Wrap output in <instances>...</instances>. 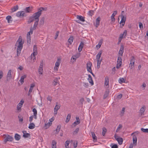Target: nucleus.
Returning <instances> with one entry per match:
<instances>
[{"instance_id": "f257e3e1", "label": "nucleus", "mask_w": 148, "mask_h": 148, "mask_svg": "<svg viewBox=\"0 0 148 148\" xmlns=\"http://www.w3.org/2000/svg\"><path fill=\"white\" fill-rule=\"evenodd\" d=\"M47 10L46 8L40 7L38 9V11L35 13H34L31 16L28 21V23H30L34 21H36L39 19L40 16L41 15L42 12L43 11H46Z\"/></svg>"}, {"instance_id": "f03ea898", "label": "nucleus", "mask_w": 148, "mask_h": 148, "mask_svg": "<svg viewBox=\"0 0 148 148\" xmlns=\"http://www.w3.org/2000/svg\"><path fill=\"white\" fill-rule=\"evenodd\" d=\"M23 42H22L21 37L20 36L16 43V46L17 47V56H19L21 53V49L23 48Z\"/></svg>"}, {"instance_id": "7ed1b4c3", "label": "nucleus", "mask_w": 148, "mask_h": 148, "mask_svg": "<svg viewBox=\"0 0 148 148\" xmlns=\"http://www.w3.org/2000/svg\"><path fill=\"white\" fill-rule=\"evenodd\" d=\"M124 13L123 11L122 12V13L120 16L121 19L120 23L121 24L122 27L124 25L126 20V17L122 13Z\"/></svg>"}, {"instance_id": "20e7f679", "label": "nucleus", "mask_w": 148, "mask_h": 148, "mask_svg": "<svg viewBox=\"0 0 148 148\" xmlns=\"http://www.w3.org/2000/svg\"><path fill=\"white\" fill-rule=\"evenodd\" d=\"M4 137V142L6 143L7 141H12L13 140V138L9 135H5Z\"/></svg>"}, {"instance_id": "39448f33", "label": "nucleus", "mask_w": 148, "mask_h": 148, "mask_svg": "<svg viewBox=\"0 0 148 148\" xmlns=\"http://www.w3.org/2000/svg\"><path fill=\"white\" fill-rule=\"evenodd\" d=\"M117 65L116 67L118 69L120 68L122 64V59L121 57L118 56L117 61Z\"/></svg>"}, {"instance_id": "423d86ee", "label": "nucleus", "mask_w": 148, "mask_h": 148, "mask_svg": "<svg viewBox=\"0 0 148 148\" xmlns=\"http://www.w3.org/2000/svg\"><path fill=\"white\" fill-rule=\"evenodd\" d=\"M61 63V59L58 58L55 64V66L54 68V70L55 71H57L59 68V66L60 64Z\"/></svg>"}, {"instance_id": "0eeeda50", "label": "nucleus", "mask_w": 148, "mask_h": 148, "mask_svg": "<svg viewBox=\"0 0 148 148\" xmlns=\"http://www.w3.org/2000/svg\"><path fill=\"white\" fill-rule=\"evenodd\" d=\"M114 138L118 142L119 144V145H121L122 144L123 142V139L121 138H120L119 137L117 136L115 134L114 136Z\"/></svg>"}, {"instance_id": "6e6552de", "label": "nucleus", "mask_w": 148, "mask_h": 148, "mask_svg": "<svg viewBox=\"0 0 148 148\" xmlns=\"http://www.w3.org/2000/svg\"><path fill=\"white\" fill-rule=\"evenodd\" d=\"M92 64L90 62L88 61L87 64V71L89 72L91 74H93L91 69Z\"/></svg>"}, {"instance_id": "1a4fd4ad", "label": "nucleus", "mask_w": 148, "mask_h": 148, "mask_svg": "<svg viewBox=\"0 0 148 148\" xmlns=\"http://www.w3.org/2000/svg\"><path fill=\"white\" fill-rule=\"evenodd\" d=\"M135 58L134 56H132L131 58L130 66H134V65Z\"/></svg>"}, {"instance_id": "9d476101", "label": "nucleus", "mask_w": 148, "mask_h": 148, "mask_svg": "<svg viewBox=\"0 0 148 148\" xmlns=\"http://www.w3.org/2000/svg\"><path fill=\"white\" fill-rule=\"evenodd\" d=\"M22 132L23 133V136L24 138H28L30 136V134L27 133L26 131L23 130V131Z\"/></svg>"}, {"instance_id": "9b49d317", "label": "nucleus", "mask_w": 148, "mask_h": 148, "mask_svg": "<svg viewBox=\"0 0 148 148\" xmlns=\"http://www.w3.org/2000/svg\"><path fill=\"white\" fill-rule=\"evenodd\" d=\"M27 41L28 43L30 44L31 42V36L30 34L29 33H27Z\"/></svg>"}, {"instance_id": "f8f14e48", "label": "nucleus", "mask_w": 148, "mask_h": 148, "mask_svg": "<svg viewBox=\"0 0 148 148\" xmlns=\"http://www.w3.org/2000/svg\"><path fill=\"white\" fill-rule=\"evenodd\" d=\"M45 18L44 17H42L40 20L38 26L39 27H41L44 24Z\"/></svg>"}, {"instance_id": "ddd939ff", "label": "nucleus", "mask_w": 148, "mask_h": 148, "mask_svg": "<svg viewBox=\"0 0 148 148\" xmlns=\"http://www.w3.org/2000/svg\"><path fill=\"white\" fill-rule=\"evenodd\" d=\"M33 51V55H36L38 54V51L37 47L36 45H35L34 46Z\"/></svg>"}, {"instance_id": "4468645a", "label": "nucleus", "mask_w": 148, "mask_h": 148, "mask_svg": "<svg viewBox=\"0 0 148 148\" xmlns=\"http://www.w3.org/2000/svg\"><path fill=\"white\" fill-rule=\"evenodd\" d=\"M117 11H114L111 17V19L112 21H114L115 20V19L114 18L115 16L117 14Z\"/></svg>"}, {"instance_id": "2eb2a0df", "label": "nucleus", "mask_w": 148, "mask_h": 148, "mask_svg": "<svg viewBox=\"0 0 148 148\" xmlns=\"http://www.w3.org/2000/svg\"><path fill=\"white\" fill-rule=\"evenodd\" d=\"M133 141L134 146H136L137 144V138L136 135H135L133 136Z\"/></svg>"}, {"instance_id": "dca6fc26", "label": "nucleus", "mask_w": 148, "mask_h": 148, "mask_svg": "<svg viewBox=\"0 0 148 148\" xmlns=\"http://www.w3.org/2000/svg\"><path fill=\"white\" fill-rule=\"evenodd\" d=\"M25 14V13L23 11L18 12L16 13V15L18 17H20L21 16H24Z\"/></svg>"}, {"instance_id": "f3484780", "label": "nucleus", "mask_w": 148, "mask_h": 148, "mask_svg": "<svg viewBox=\"0 0 148 148\" xmlns=\"http://www.w3.org/2000/svg\"><path fill=\"white\" fill-rule=\"evenodd\" d=\"M109 78L108 77H106L105 78L104 84L105 85H106V86H108L107 88L109 87Z\"/></svg>"}, {"instance_id": "a211bd4d", "label": "nucleus", "mask_w": 148, "mask_h": 148, "mask_svg": "<svg viewBox=\"0 0 148 148\" xmlns=\"http://www.w3.org/2000/svg\"><path fill=\"white\" fill-rule=\"evenodd\" d=\"M124 47L123 45H121V47L120 49V50L119 52V54L120 55L122 56H123V52L124 50Z\"/></svg>"}, {"instance_id": "6ab92c4d", "label": "nucleus", "mask_w": 148, "mask_h": 148, "mask_svg": "<svg viewBox=\"0 0 148 148\" xmlns=\"http://www.w3.org/2000/svg\"><path fill=\"white\" fill-rule=\"evenodd\" d=\"M84 46V43L83 42H81L79 47L78 48V50L79 52H81Z\"/></svg>"}, {"instance_id": "aec40b11", "label": "nucleus", "mask_w": 148, "mask_h": 148, "mask_svg": "<svg viewBox=\"0 0 148 148\" xmlns=\"http://www.w3.org/2000/svg\"><path fill=\"white\" fill-rule=\"evenodd\" d=\"M60 105H58V102H56V105L54 110V112H55V111H58V110L60 109Z\"/></svg>"}, {"instance_id": "412c9836", "label": "nucleus", "mask_w": 148, "mask_h": 148, "mask_svg": "<svg viewBox=\"0 0 148 148\" xmlns=\"http://www.w3.org/2000/svg\"><path fill=\"white\" fill-rule=\"evenodd\" d=\"M88 80L92 85H93L94 83L92 77L90 75H88Z\"/></svg>"}, {"instance_id": "4be33fe9", "label": "nucleus", "mask_w": 148, "mask_h": 148, "mask_svg": "<svg viewBox=\"0 0 148 148\" xmlns=\"http://www.w3.org/2000/svg\"><path fill=\"white\" fill-rule=\"evenodd\" d=\"M76 18L82 22H84L85 21L84 17H83L82 16L77 15Z\"/></svg>"}, {"instance_id": "5701e85b", "label": "nucleus", "mask_w": 148, "mask_h": 148, "mask_svg": "<svg viewBox=\"0 0 148 148\" xmlns=\"http://www.w3.org/2000/svg\"><path fill=\"white\" fill-rule=\"evenodd\" d=\"M26 77V76L25 75H24L21 77V79L19 81L20 82L21 84H23L24 82V79Z\"/></svg>"}, {"instance_id": "b1692460", "label": "nucleus", "mask_w": 148, "mask_h": 148, "mask_svg": "<svg viewBox=\"0 0 148 148\" xmlns=\"http://www.w3.org/2000/svg\"><path fill=\"white\" fill-rule=\"evenodd\" d=\"M101 18L100 17H98L96 19L95 26L97 27L99 25Z\"/></svg>"}, {"instance_id": "393cba45", "label": "nucleus", "mask_w": 148, "mask_h": 148, "mask_svg": "<svg viewBox=\"0 0 148 148\" xmlns=\"http://www.w3.org/2000/svg\"><path fill=\"white\" fill-rule=\"evenodd\" d=\"M145 110V106H143L140 109V112L141 115L144 114V112Z\"/></svg>"}, {"instance_id": "a878e982", "label": "nucleus", "mask_w": 148, "mask_h": 148, "mask_svg": "<svg viewBox=\"0 0 148 148\" xmlns=\"http://www.w3.org/2000/svg\"><path fill=\"white\" fill-rule=\"evenodd\" d=\"M79 56L80 53H77L76 54L73 56L71 59H73V60H74L75 61L76 59L78 58Z\"/></svg>"}, {"instance_id": "bb28decb", "label": "nucleus", "mask_w": 148, "mask_h": 148, "mask_svg": "<svg viewBox=\"0 0 148 148\" xmlns=\"http://www.w3.org/2000/svg\"><path fill=\"white\" fill-rule=\"evenodd\" d=\"M102 53V51H100L97 54L96 56V58L97 60H99L101 56V54Z\"/></svg>"}, {"instance_id": "cd10ccee", "label": "nucleus", "mask_w": 148, "mask_h": 148, "mask_svg": "<svg viewBox=\"0 0 148 148\" xmlns=\"http://www.w3.org/2000/svg\"><path fill=\"white\" fill-rule=\"evenodd\" d=\"M32 7H28L25 8V10L27 12H30L32 10Z\"/></svg>"}, {"instance_id": "c85d7f7f", "label": "nucleus", "mask_w": 148, "mask_h": 148, "mask_svg": "<svg viewBox=\"0 0 148 148\" xmlns=\"http://www.w3.org/2000/svg\"><path fill=\"white\" fill-rule=\"evenodd\" d=\"M109 91L108 90H106L103 95L104 99H105L108 97L109 94Z\"/></svg>"}, {"instance_id": "c756f323", "label": "nucleus", "mask_w": 148, "mask_h": 148, "mask_svg": "<svg viewBox=\"0 0 148 148\" xmlns=\"http://www.w3.org/2000/svg\"><path fill=\"white\" fill-rule=\"evenodd\" d=\"M35 125L33 123H30L28 128L30 129H32L35 127Z\"/></svg>"}, {"instance_id": "7c9ffc66", "label": "nucleus", "mask_w": 148, "mask_h": 148, "mask_svg": "<svg viewBox=\"0 0 148 148\" xmlns=\"http://www.w3.org/2000/svg\"><path fill=\"white\" fill-rule=\"evenodd\" d=\"M56 142L53 140L52 143V148H56Z\"/></svg>"}, {"instance_id": "2f4dec72", "label": "nucleus", "mask_w": 148, "mask_h": 148, "mask_svg": "<svg viewBox=\"0 0 148 148\" xmlns=\"http://www.w3.org/2000/svg\"><path fill=\"white\" fill-rule=\"evenodd\" d=\"M14 138L16 140H18L21 138V136L17 134H16L14 136Z\"/></svg>"}, {"instance_id": "473e14b6", "label": "nucleus", "mask_w": 148, "mask_h": 148, "mask_svg": "<svg viewBox=\"0 0 148 148\" xmlns=\"http://www.w3.org/2000/svg\"><path fill=\"white\" fill-rule=\"evenodd\" d=\"M91 135L94 140L97 141V137L95 135L94 132H91Z\"/></svg>"}, {"instance_id": "72a5a7b5", "label": "nucleus", "mask_w": 148, "mask_h": 148, "mask_svg": "<svg viewBox=\"0 0 148 148\" xmlns=\"http://www.w3.org/2000/svg\"><path fill=\"white\" fill-rule=\"evenodd\" d=\"M52 124V123H50L49 121L48 123H45V129H47L49 128L50 126Z\"/></svg>"}, {"instance_id": "f704fd0d", "label": "nucleus", "mask_w": 148, "mask_h": 148, "mask_svg": "<svg viewBox=\"0 0 148 148\" xmlns=\"http://www.w3.org/2000/svg\"><path fill=\"white\" fill-rule=\"evenodd\" d=\"M39 21V19H38V21L37 20L36 21H35L34 22V24L33 26V28L34 29H36V27H37L38 24V22Z\"/></svg>"}, {"instance_id": "c9c22d12", "label": "nucleus", "mask_w": 148, "mask_h": 148, "mask_svg": "<svg viewBox=\"0 0 148 148\" xmlns=\"http://www.w3.org/2000/svg\"><path fill=\"white\" fill-rule=\"evenodd\" d=\"M71 115L70 114H68V115H67L66 120V122L67 123H68L70 120V119H71Z\"/></svg>"}, {"instance_id": "e433bc0d", "label": "nucleus", "mask_w": 148, "mask_h": 148, "mask_svg": "<svg viewBox=\"0 0 148 148\" xmlns=\"http://www.w3.org/2000/svg\"><path fill=\"white\" fill-rule=\"evenodd\" d=\"M73 36H71L69 38L68 40V42L70 43V45H71L73 42Z\"/></svg>"}, {"instance_id": "4c0bfd02", "label": "nucleus", "mask_w": 148, "mask_h": 148, "mask_svg": "<svg viewBox=\"0 0 148 148\" xmlns=\"http://www.w3.org/2000/svg\"><path fill=\"white\" fill-rule=\"evenodd\" d=\"M11 18L12 17L10 16H8L6 17V19L7 20L8 23H10L12 21L11 20H10Z\"/></svg>"}, {"instance_id": "58836bf2", "label": "nucleus", "mask_w": 148, "mask_h": 148, "mask_svg": "<svg viewBox=\"0 0 148 148\" xmlns=\"http://www.w3.org/2000/svg\"><path fill=\"white\" fill-rule=\"evenodd\" d=\"M61 128V125H58V126L56 131V132L55 133L56 134H58V133L59 132V131L60 130Z\"/></svg>"}, {"instance_id": "ea45409f", "label": "nucleus", "mask_w": 148, "mask_h": 148, "mask_svg": "<svg viewBox=\"0 0 148 148\" xmlns=\"http://www.w3.org/2000/svg\"><path fill=\"white\" fill-rule=\"evenodd\" d=\"M94 12V11L90 10L88 12V14L89 16H92V15L93 14Z\"/></svg>"}, {"instance_id": "a19ab883", "label": "nucleus", "mask_w": 148, "mask_h": 148, "mask_svg": "<svg viewBox=\"0 0 148 148\" xmlns=\"http://www.w3.org/2000/svg\"><path fill=\"white\" fill-rule=\"evenodd\" d=\"M18 6L17 5L14 6V7L12 9V12H14L16 11L18 9Z\"/></svg>"}, {"instance_id": "79ce46f5", "label": "nucleus", "mask_w": 148, "mask_h": 148, "mask_svg": "<svg viewBox=\"0 0 148 148\" xmlns=\"http://www.w3.org/2000/svg\"><path fill=\"white\" fill-rule=\"evenodd\" d=\"M103 131L102 132V134L103 136H105V134L107 132V129L105 127H103L102 129Z\"/></svg>"}, {"instance_id": "37998d69", "label": "nucleus", "mask_w": 148, "mask_h": 148, "mask_svg": "<svg viewBox=\"0 0 148 148\" xmlns=\"http://www.w3.org/2000/svg\"><path fill=\"white\" fill-rule=\"evenodd\" d=\"M70 143V141L69 140H66L65 142V145L66 148H69L68 147H67V146H68L69 144Z\"/></svg>"}, {"instance_id": "c03bdc74", "label": "nucleus", "mask_w": 148, "mask_h": 148, "mask_svg": "<svg viewBox=\"0 0 148 148\" xmlns=\"http://www.w3.org/2000/svg\"><path fill=\"white\" fill-rule=\"evenodd\" d=\"M97 67L99 68L100 67V65L101 64V59L100 60H97Z\"/></svg>"}, {"instance_id": "a18cd8bd", "label": "nucleus", "mask_w": 148, "mask_h": 148, "mask_svg": "<svg viewBox=\"0 0 148 148\" xmlns=\"http://www.w3.org/2000/svg\"><path fill=\"white\" fill-rule=\"evenodd\" d=\"M58 83V79L57 78H55L53 81V85L54 86H56L57 85V83Z\"/></svg>"}, {"instance_id": "49530a36", "label": "nucleus", "mask_w": 148, "mask_h": 148, "mask_svg": "<svg viewBox=\"0 0 148 148\" xmlns=\"http://www.w3.org/2000/svg\"><path fill=\"white\" fill-rule=\"evenodd\" d=\"M36 55H33V53H32V54H31L30 58L31 59L33 60V61L34 62L35 60H36V57H35Z\"/></svg>"}, {"instance_id": "de8ad7c7", "label": "nucleus", "mask_w": 148, "mask_h": 148, "mask_svg": "<svg viewBox=\"0 0 148 148\" xmlns=\"http://www.w3.org/2000/svg\"><path fill=\"white\" fill-rule=\"evenodd\" d=\"M102 41L103 40H100L99 42L98 45H97L96 47H97L98 46H99V48H100L102 44Z\"/></svg>"}, {"instance_id": "09e8293b", "label": "nucleus", "mask_w": 148, "mask_h": 148, "mask_svg": "<svg viewBox=\"0 0 148 148\" xmlns=\"http://www.w3.org/2000/svg\"><path fill=\"white\" fill-rule=\"evenodd\" d=\"M141 130L143 132L148 133V129L147 128L144 129L142 128Z\"/></svg>"}, {"instance_id": "8fccbe9b", "label": "nucleus", "mask_w": 148, "mask_h": 148, "mask_svg": "<svg viewBox=\"0 0 148 148\" xmlns=\"http://www.w3.org/2000/svg\"><path fill=\"white\" fill-rule=\"evenodd\" d=\"M119 83L121 84L125 82V79L123 78L120 79L119 80Z\"/></svg>"}, {"instance_id": "3c124183", "label": "nucleus", "mask_w": 148, "mask_h": 148, "mask_svg": "<svg viewBox=\"0 0 148 148\" xmlns=\"http://www.w3.org/2000/svg\"><path fill=\"white\" fill-rule=\"evenodd\" d=\"M43 71V68L39 67L38 69V72L40 74H42Z\"/></svg>"}, {"instance_id": "603ef678", "label": "nucleus", "mask_w": 148, "mask_h": 148, "mask_svg": "<svg viewBox=\"0 0 148 148\" xmlns=\"http://www.w3.org/2000/svg\"><path fill=\"white\" fill-rule=\"evenodd\" d=\"M122 127V125H121V124H119V125L117 127V128L116 130V132H118L120 130V128H121Z\"/></svg>"}, {"instance_id": "864d4df0", "label": "nucleus", "mask_w": 148, "mask_h": 148, "mask_svg": "<svg viewBox=\"0 0 148 148\" xmlns=\"http://www.w3.org/2000/svg\"><path fill=\"white\" fill-rule=\"evenodd\" d=\"M33 112H34L33 115H36L37 114V111L36 108H34L33 109Z\"/></svg>"}, {"instance_id": "5fc2aeb1", "label": "nucleus", "mask_w": 148, "mask_h": 148, "mask_svg": "<svg viewBox=\"0 0 148 148\" xmlns=\"http://www.w3.org/2000/svg\"><path fill=\"white\" fill-rule=\"evenodd\" d=\"M24 103V101L23 100H21L20 102L18 103V106H22V105L23 104V103Z\"/></svg>"}, {"instance_id": "6e6d98bb", "label": "nucleus", "mask_w": 148, "mask_h": 148, "mask_svg": "<svg viewBox=\"0 0 148 148\" xmlns=\"http://www.w3.org/2000/svg\"><path fill=\"white\" fill-rule=\"evenodd\" d=\"M79 124H77V122L76 121L74 122L72 124V126L73 127H75L77 125Z\"/></svg>"}, {"instance_id": "4d7b16f0", "label": "nucleus", "mask_w": 148, "mask_h": 148, "mask_svg": "<svg viewBox=\"0 0 148 148\" xmlns=\"http://www.w3.org/2000/svg\"><path fill=\"white\" fill-rule=\"evenodd\" d=\"M43 65H44V62L43 60H42L40 63V66L39 67H41L42 68H43Z\"/></svg>"}, {"instance_id": "13d9d810", "label": "nucleus", "mask_w": 148, "mask_h": 148, "mask_svg": "<svg viewBox=\"0 0 148 148\" xmlns=\"http://www.w3.org/2000/svg\"><path fill=\"white\" fill-rule=\"evenodd\" d=\"M83 86L86 88H87L88 86V83L83 82Z\"/></svg>"}, {"instance_id": "bf43d9fd", "label": "nucleus", "mask_w": 148, "mask_h": 148, "mask_svg": "<svg viewBox=\"0 0 148 148\" xmlns=\"http://www.w3.org/2000/svg\"><path fill=\"white\" fill-rule=\"evenodd\" d=\"M59 31H57V32L56 33V35L55 36V39H56L57 38L59 34Z\"/></svg>"}, {"instance_id": "052dcab7", "label": "nucleus", "mask_w": 148, "mask_h": 148, "mask_svg": "<svg viewBox=\"0 0 148 148\" xmlns=\"http://www.w3.org/2000/svg\"><path fill=\"white\" fill-rule=\"evenodd\" d=\"M36 29H34L33 28H33H31L30 29V31L28 32V33H29V34H32V33H33V31L34 30H35Z\"/></svg>"}, {"instance_id": "680f3d73", "label": "nucleus", "mask_w": 148, "mask_h": 148, "mask_svg": "<svg viewBox=\"0 0 148 148\" xmlns=\"http://www.w3.org/2000/svg\"><path fill=\"white\" fill-rule=\"evenodd\" d=\"M34 118V115H32L31 116H30L29 118V121L30 122H31L32 121L33 119Z\"/></svg>"}, {"instance_id": "e2e57ef3", "label": "nucleus", "mask_w": 148, "mask_h": 148, "mask_svg": "<svg viewBox=\"0 0 148 148\" xmlns=\"http://www.w3.org/2000/svg\"><path fill=\"white\" fill-rule=\"evenodd\" d=\"M76 119L77 120V124H79L80 123V121L79 117H76Z\"/></svg>"}, {"instance_id": "0e129e2a", "label": "nucleus", "mask_w": 148, "mask_h": 148, "mask_svg": "<svg viewBox=\"0 0 148 148\" xmlns=\"http://www.w3.org/2000/svg\"><path fill=\"white\" fill-rule=\"evenodd\" d=\"M18 104L17 107V110H20L21 111V108L22 107V106H18Z\"/></svg>"}, {"instance_id": "69168bd1", "label": "nucleus", "mask_w": 148, "mask_h": 148, "mask_svg": "<svg viewBox=\"0 0 148 148\" xmlns=\"http://www.w3.org/2000/svg\"><path fill=\"white\" fill-rule=\"evenodd\" d=\"M139 26L140 29H142L143 28V25L141 23H139Z\"/></svg>"}, {"instance_id": "338daca9", "label": "nucleus", "mask_w": 148, "mask_h": 148, "mask_svg": "<svg viewBox=\"0 0 148 148\" xmlns=\"http://www.w3.org/2000/svg\"><path fill=\"white\" fill-rule=\"evenodd\" d=\"M112 148H118V146L116 144H114L113 145L112 147Z\"/></svg>"}, {"instance_id": "774afa93", "label": "nucleus", "mask_w": 148, "mask_h": 148, "mask_svg": "<svg viewBox=\"0 0 148 148\" xmlns=\"http://www.w3.org/2000/svg\"><path fill=\"white\" fill-rule=\"evenodd\" d=\"M32 90H33L32 89L29 88V92H28V93L27 94V95L28 96L30 95L31 92H32Z\"/></svg>"}]
</instances>
